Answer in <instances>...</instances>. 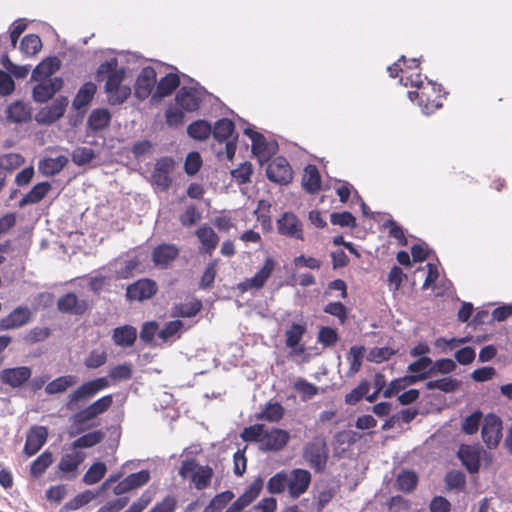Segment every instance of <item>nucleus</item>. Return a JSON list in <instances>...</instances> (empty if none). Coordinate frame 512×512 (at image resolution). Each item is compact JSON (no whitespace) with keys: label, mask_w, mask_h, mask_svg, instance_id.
Masks as SVG:
<instances>
[{"label":"nucleus","mask_w":512,"mask_h":512,"mask_svg":"<svg viewBox=\"0 0 512 512\" xmlns=\"http://www.w3.org/2000/svg\"><path fill=\"white\" fill-rule=\"evenodd\" d=\"M480 448L473 445H461L458 451L463 466L471 474L477 473L480 468Z\"/></svg>","instance_id":"nucleus-24"},{"label":"nucleus","mask_w":512,"mask_h":512,"mask_svg":"<svg viewBox=\"0 0 512 512\" xmlns=\"http://www.w3.org/2000/svg\"><path fill=\"white\" fill-rule=\"evenodd\" d=\"M179 255V249L174 244H160L153 249L152 260L155 266L167 268Z\"/></svg>","instance_id":"nucleus-23"},{"label":"nucleus","mask_w":512,"mask_h":512,"mask_svg":"<svg viewBox=\"0 0 512 512\" xmlns=\"http://www.w3.org/2000/svg\"><path fill=\"white\" fill-rule=\"evenodd\" d=\"M266 176L271 182L287 185L293 179V171L285 157L277 156L269 162Z\"/></svg>","instance_id":"nucleus-7"},{"label":"nucleus","mask_w":512,"mask_h":512,"mask_svg":"<svg viewBox=\"0 0 512 512\" xmlns=\"http://www.w3.org/2000/svg\"><path fill=\"white\" fill-rule=\"evenodd\" d=\"M195 235L201 243L200 252L212 255L219 243V237L215 231L210 226L203 225L196 230Z\"/></svg>","instance_id":"nucleus-27"},{"label":"nucleus","mask_w":512,"mask_h":512,"mask_svg":"<svg viewBox=\"0 0 512 512\" xmlns=\"http://www.w3.org/2000/svg\"><path fill=\"white\" fill-rule=\"evenodd\" d=\"M59 68L60 60L57 57H48L34 68L31 78L35 81L46 80Z\"/></svg>","instance_id":"nucleus-29"},{"label":"nucleus","mask_w":512,"mask_h":512,"mask_svg":"<svg viewBox=\"0 0 512 512\" xmlns=\"http://www.w3.org/2000/svg\"><path fill=\"white\" fill-rule=\"evenodd\" d=\"M175 102L184 111L194 112L199 109L202 98L196 88L183 86L178 90Z\"/></svg>","instance_id":"nucleus-19"},{"label":"nucleus","mask_w":512,"mask_h":512,"mask_svg":"<svg viewBox=\"0 0 512 512\" xmlns=\"http://www.w3.org/2000/svg\"><path fill=\"white\" fill-rule=\"evenodd\" d=\"M432 360L427 356L420 357L418 360L412 362L408 366V371L411 373H417V375L408 376L405 379L408 380V383H416L417 381L424 380L428 378L427 369H431Z\"/></svg>","instance_id":"nucleus-34"},{"label":"nucleus","mask_w":512,"mask_h":512,"mask_svg":"<svg viewBox=\"0 0 512 512\" xmlns=\"http://www.w3.org/2000/svg\"><path fill=\"white\" fill-rule=\"evenodd\" d=\"M179 475L183 479L189 478L197 490H205L211 484L214 471L208 465H198L195 459H186L181 463Z\"/></svg>","instance_id":"nucleus-3"},{"label":"nucleus","mask_w":512,"mask_h":512,"mask_svg":"<svg viewBox=\"0 0 512 512\" xmlns=\"http://www.w3.org/2000/svg\"><path fill=\"white\" fill-rule=\"evenodd\" d=\"M180 85V78L176 73H168L156 83L153 98L162 99L171 95Z\"/></svg>","instance_id":"nucleus-26"},{"label":"nucleus","mask_w":512,"mask_h":512,"mask_svg":"<svg viewBox=\"0 0 512 512\" xmlns=\"http://www.w3.org/2000/svg\"><path fill=\"white\" fill-rule=\"evenodd\" d=\"M25 162L22 155L18 153H7L0 156V170L13 171Z\"/></svg>","instance_id":"nucleus-57"},{"label":"nucleus","mask_w":512,"mask_h":512,"mask_svg":"<svg viewBox=\"0 0 512 512\" xmlns=\"http://www.w3.org/2000/svg\"><path fill=\"white\" fill-rule=\"evenodd\" d=\"M84 459L85 454L83 452L75 451L73 453H67L60 459L58 469L65 474L75 473Z\"/></svg>","instance_id":"nucleus-39"},{"label":"nucleus","mask_w":512,"mask_h":512,"mask_svg":"<svg viewBox=\"0 0 512 512\" xmlns=\"http://www.w3.org/2000/svg\"><path fill=\"white\" fill-rule=\"evenodd\" d=\"M405 86L415 87V91H409L410 100L416 101L422 112L426 115L434 113L443 106L446 92L440 84L427 80L418 71L415 74L404 76Z\"/></svg>","instance_id":"nucleus-1"},{"label":"nucleus","mask_w":512,"mask_h":512,"mask_svg":"<svg viewBox=\"0 0 512 512\" xmlns=\"http://www.w3.org/2000/svg\"><path fill=\"white\" fill-rule=\"evenodd\" d=\"M289 439L290 435L286 430L273 428L263 435L262 445L266 450L279 451L287 445Z\"/></svg>","instance_id":"nucleus-25"},{"label":"nucleus","mask_w":512,"mask_h":512,"mask_svg":"<svg viewBox=\"0 0 512 512\" xmlns=\"http://www.w3.org/2000/svg\"><path fill=\"white\" fill-rule=\"evenodd\" d=\"M107 468L103 462L93 463L83 476V482L87 485L98 483L106 474Z\"/></svg>","instance_id":"nucleus-52"},{"label":"nucleus","mask_w":512,"mask_h":512,"mask_svg":"<svg viewBox=\"0 0 512 512\" xmlns=\"http://www.w3.org/2000/svg\"><path fill=\"white\" fill-rule=\"evenodd\" d=\"M329 450L325 438L315 437L308 442L303 449V458L316 472H322L326 468Z\"/></svg>","instance_id":"nucleus-5"},{"label":"nucleus","mask_w":512,"mask_h":512,"mask_svg":"<svg viewBox=\"0 0 512 512\" xmlns=\"http://www.w3.org/2000/svg\"><path fill=\"white\" fill-rule=\"evenodd\" d=\"M113 404V396L111 394L105 395L84 409L74 413L71 417L73 425L77 428L78 432L84 431L88 426L87 424L97 418L99 415L105 413L110 409Z\"/></svg>","instance_id":"nucleus-4"},{"label":"nucleus","mask_w":512,"mask_h":512,"mask_svg":"<svg viewBox=\"0 0 512 512\" xmlns=\"http://www.w3.org/2000/svg\"><path fill=\"white\" fill-rule=\"evenodd\" d=\"M460 385L457 379L452 377H444L437 380H430L426 382L425 386L428 390H440L445 393L455 391Z\"/></svg>","instance_id":"nucleus-50"},{"label":"nucleus","mask_w":512,"mask_h":512,"mask_svg":"<svg viewBox=\"0 0 512 512\" xmlns=\"http://www.w3.org/2000/svg\"><path fill=\"white\" fill-rule=\"evenodd\" d=\"M6 114L11 122L24 123L31 119V108L22 101H16L8 106Z\"/></svg>","instance_id":"nucleus-35"},{"label":"nucleus","mask_w":512,"mask_h":512,"mask_svg":"<svg viewBox=\"0 0 512 512\" xmlns=\"http://www.w3.org/2000/svg\"><path fill=\"white\" fill-rule=\"evenodd\" d=\"M111 113L106 108L94 109L87 120L88 128L94 132L106 129L111 122Z\"/></svg>","instance_id":"nucleus-33"},{"label":"nucleus","mask_w":512,"mask_h":512,"mask_svg":"<svg viewBox=\"0 0 512 512\" xmlns=\"http://www.w3.org/2000/svg\"><path fill=\"white\" fill-rule=\"evenodd\" d=\"M253 173V166L250 162L245 161L239 165L236 169L231 171V176L239 183L246 184L251 181V175Z\"/></svg>","instance_id":"nucleus-60"},{"label":"nucleus","mask_w":512,"mask_h":512,"mask_svg":"<svg viewBox=\"0 0 512 512\" xmlns=\"http://www.w3.org/2000/svg\"><path fill=\"white\" fill-rule=\"evenodd\" d=\"M94 497H95V495L91 491L86 490L82 493L77 494L73 499L66 502L64 504L63 508L66 511L77 510V509L83 507L84 505L88 504L89 502H91Z\"/></svg>","instance_id":"nucleus-58"},{"label":"nucleus","mask_w":512,"mask_h":512,"mask_svg":"<svg viewBox=\"0 0 512 512\" xmlns=\"http://www.w3.org/2000/svg\"><path fill=\"white\" fill-rule=\"evenodd\" d=\"M48 429L45 426H32L27 432L24 453L31 457L35 455L46 443Z\"/></svg>","instance_id":"nucleus-17"},{"label":"nucleus","mask_w":512,"mask_h":512,"mask_svg":"<svg viewBox=\"0 0 512 512\" xmlns=\"http://www.w3.org/2000/svg\"><path fill=\"white\" fill-rule=\"evenodd\" d=\"M245 134L248 135L252 140V152L259 158H267L270 155L268 151V143L265 137L259 133L250 129L245 130Z\"/></svg>","instance_id":"nucleus-42"},{"label":"nucleus","mask_w":512,"mask_h":512,"mask_svg":"<svg viewBox=\"0 0 512 512\" xmlns=\"http://www.w3.org/2000/svg\"><path fill=\"white\" fill-rule=\"evenodd\" d=\"M68 163L65 156H58L56 158H45L39 163V171L44 176H54L58 174Z\"/></svg>","instance_id":"nucleus-40"},{"label":"nucleus","mask_w":512,"mask_h":512,"mask_svg":"<svg viewBox=\"0 0 512 512\" xmlns=\"http://www.w3.org/2000/svg\"><path fill=\"white\" fill-rule=\"evenodd\" d=\"M51 190L49 182H40L32 187V189L20 200L19 206L24 207L28 204L39 203Z\"/></svg>","instance_id":"nucleus-38"},{"label":"nucleus","mask_w":512,"mask_h":512,"mask_svg":"<svg viewBox=\"0 0 512 512\" xmlns=\"http://www.w3.org/2000/svg\"><path fill=\"white\" fill-rule=\"evenodd\" d=\"M50 335L51 330L48 327H34L25 334L23 339L27 344H35L46 340Z\"/></svg>","instance_id":"nucleus-63"},{"label":"nucleus","mask_w":512,"mask_h":512,"mask_svg":"<svg viewBox=\"0 0 512 512\" xmlns=\"http://www.w3.org/2000/svg\"><path fill=\"white\" fill-rule=\"evenodd\" d=\"M108 387H110L108 377H98L83 382L67 396L65 406L67 410L74 411L80 407L81 403L93 398Z\"/></svg>","instance_id":"nucleus-2"},{"label":"nucleus","mask_w":512,"mask_h":512,"mask_svg":"<svg viewBox=\"0 0 512 512\" xmlns=\"http://www.w3.org/2000/svg\"><path fill=\"white\" fill-rule=\"evenodd\" d=\"M188 135L199 141H204L211 136L212 125L206 120H196L187 127Z\"/></svg>","instance_id":"nucleus-41"},{"label":"nucleus","mask_w":512,"mask_h":512,"mask_svg":"<svg viewBox=\"0 0 512 512\" xmlns=\"http://www.w3.org/2000/svg\"><path fill=\"white\" fill-rule=\"evenodd\" d=\"M137 339V330L131 325H123L113 330L112 340L122 348L131 347Z\"/></svg>","instance_id":"nucleus-28"},{"label":"nucleus","mask_w":512,"mask_h":512,"mask_svg":"<svg viewBox=\"0 0 512 512\" xmlns=\"http://www.w3.org/2000/svg\"><path fill=\"white\" fill-rule=\"evenodd\" d=\"M185 118L184 110L179 106H169L165 112L166 124L169 127H179Z\"/></svg>","instance_id":"nucleus-61"},{"label":"nucleus","mask_w":512,"mask_h":512,"mask_svg":"<svg viewBox=\"0 0 512 512\" xmlns=\"http://www.w3.org/2000/svg\"><path fill=\"white\" fill-rule=\"evenodd\" d=\"M288 495L297 499L307 492L312 481L311 473L306 469L295 468L287 472Z\"/></svg>","instance_id":"nucleus-8"},{"label":"nucleus","mask_w":512,"mask_h":512,"mask_svg":"<svg viewBox=\"0 0 512 512\" xmlns=\"http://www.w3.org/2000/svg\"><path fill=\"white\" fill-rule=\"evenodd\" d=\"M202 308V304L199 300H194L189 303H180L174 305L172 308V317H184L190 318L195 316Z\"/></svg>","instance_id":"nucleus-44"},{"label":"nucleus","mask_w":512,"mask_h":512,"mask_svg":"<svg viewBox=\"0 0 512 512\" xmlns=\"http://www.w3.org/2000/svg\"><path fill=\"white\" fill-rule=\"evenodd\" d=\"M307 331V327L304 323H293L285 333V343L286 346L289 348L294 349L298 354H301L304 352V347L301 346L297 349L299 346L304 334Z\"/></svg>","instance_id":"nucleus-30"},{"label":"nucleus","mask_w":512,"mask_h":512,"mask_svg":"<svg viewBox=\"0 0 512 512\" xmlns=\"http://www.w3.org/2000/svg\"><path fill=\"white\" fill-rule=\"evenodd\" d=\"M482 439L489 449H495L502 438V421L499 416L490 413L484 417Z\"/></svg>","instance_id":"nucleus-9"},{"label":"nucleus","mask_w":512,"mask_h":512,"mask_svg":"<svg viewBox=\"0 0 512 512\" xmlns=\"http://www.w3.org/2000/svg\"><path fill=\"white\" fill-rule=\"evenodd\" d=\"M68 105L67 97L55 99L50 106L44 107L36 114V121L40 124H52L61 118Z\"/></svg>","instance_id":"nucleus-14"},{"label":"nucleus","mask_w":512,"mask_h":512,"mask_svg":"<svg viewBox=\"0 0 512 512\" xmlns=\"http://www.w3.org/2000/svg\"><path fill=\"white\" fill-rule=\"evenodd\" d=\"M108 377L115 382L129 380L132 377V365L130 363L116 365L110 369Z\"/></svg>","instance_id":"nucleus-64"},{"label":"nucleus","mask_w":512,"mask_h":512,"mask_svg":"<svg viewBox=\"0 0 512 512\" xmlns=\"http://www.w3.org/2000/svg\"><path fill=\"white\" fill-rule=\"evenodd\" d=\"M284 416V408L278 403H267L265 409L257 415V419L268 422H279Z\"/></svg>","instance_id":"nucleus-49"},{"label":"nucleus","mask_w":512,"mask_h":512,"mask_svg":"<svg viewBox=\"0 0 512 512\" xmlns=\"http://www.w3.org/2000/svg\"><path fill=\"white\" fill-rule=\"evenodd\" d=\"M173 167L174 161L171 158L164 157L159 159L151 175L152 183L162 190H167L172 182L169 174L173 170Z\"/></svg>","instance_id":"nucleus-20"},{"label":"nucleus","mask_w":512,"mask_h":512,"mask_svg":"<svg viewBox=\"0 0 512 512\" xmlns=\"http://www.w3.org/2000/svg\"><path fill=\"white\" fill-rule=\"evenodd\" d=\"M183 329V322L181 320H173L167 322L163 329L159 332L158 336L164 342L170 340L172 337L180 338Z\"/></svg>","instance_id":"nucleus-54"},{"label":"nucleus","mask_w":512,"mask_h":512,"mask_svg":"<svg viewBox=\"0 0 512 512\" xmlns=\"http://www.w3.org/2000/svg\"><path fill=\"white\" fill-rule=\"evenodd\" d=\"M263 479L256 478L227 509L225 512H241L249 506L260 494L263 488Z\"/></svg>","instance_id":"nucleus-15"},{"label":"nucleus","mask_w":512,"mask_h":512,"mask_svg":"<svg viewBox=\"0 0 512 512\" xmlns=\"http://www.w3.org/2000/svg\"><path fill=\"white\" fill-rule=\"evenodd\" d=\"M72 161L78 165L83 166L90 163L95 158V152L89 147H78L72 152Z\"/></svg>","instance_id":"nucleus-62"},{"label":"nucleus","mask_w":512,"mask_h":512,"mask_svg":"<svg viewBox=\"0 0 512 512\" xmlns=\"http://www.w3.org/2000/svg\"><path fill=\"white\" fill-rule=\"evenodd\" d=\"M234 498V493L230 490L223 491L215 495L203 512H221Z\"/></svg>","instance_id":"nucleus-45"},{"label":"nucleus","mask_w":512,"mask_h":512,"mask_svg":"<svg viewBox=\"0 0 512 512\" xmlns=\"http://www.w3.org/2000/svg\"><path fill=\"white\" fill-rule=\"evenodd\" d=\"M267 491L270 494H281L288 492L287 471H280L273 475L267 482Z\"/></svg>","instance_id":"nucleus-46"},{"label":"nucleus","mask_w":512,"mask_h":512,"mask_svg":"<svg viewBox=\"0 0 512 512\" xmlns=\"http://www.w3.org/2000/svg\"><path fill=\"white\" fill-rule=\"evenodd\" d=\"M42 48L41 38L36 34H28L23 37L20 49L29 56L36 55Z\"/></svg>","instance_id":"nucleus-53"},{"label":"nucleus","mask_w":512,"mask_h":512,"mask_svg":"<svg viewBox=\"0 0 512 512\" xmlns=\"http://www.w3.org/2000/svg\"><path fill=\"white\" fill-rule=\"evenodd\" d=\"M57 307L63 313L83 315L89 309V302L74 293H66L58 299Z\"/></svg>","instance_id":"nucleus-16"},{"label":"nucleus","mask_w":512,"mask_h":512,"mask_svg":"<svg viewBox=\"0 0 512 512\" xmlns=\"http://www.w3.org/2000/svg\"><path fill=\"white\" fill-rule=\"evenodd\" d=\"M53 463V454L46 450L40 454L31 464L30 473L33 477H40Z\"/></svg>","instance_id":"nucleus-47"},{"label":"nucleus","mask_w":512,"mask_h":512,"mask_svg":"<svg viewBox=\"0 0 512 512\" xmlns=\"http://www.w3.org/2000/svg\"><path fill=\"white\" fill-rule=\"evenodd\" d=\"M418 483V476L414 471L403 470L399 473L396 484L400 491L409 493L413 491Z\"/></svg>","instance_id":"nucleus-48"},{"label":"nucleus","mask_w":512,"mask_h":512,"mask_svg":"<svg viewBox=\"0 0 512 512\" xmlns=\"http://www.w3.org/2000/svg\"><path fill=\"white\" fill-rule=\"evenodd\" d=\"M275 268L276 261L271 257H267L261 269L253 277L247 278L242 283H240L239 288L242 291H248L251 289L258 290L263 288Z\"/></svg>","instance_id":"nucleus-13"},{"label":"nucleus","mask_w":512,"mask_h":512,"mask_svg":"<svg viewBox=\"0 0 512 512\" xmlns=\"http://www.w3.org/2000/svg\"><path fill=\"white\" fill-rule=\"evenodd\" d=\"M235 131V124L228 118H221L217 120L212 126V133L214 139L222 143L230 140Z\"/></svg>","instance_id":"nucleus-37"},{"label":"nucleus","mask_w":512,"mask_h":512,"mask_svg":"<svg viewBox=\"0 0 512 512\" xmlns=\"http://www.w3.org/2000/svg\"><path fill=\"white\" fill-rule=\"evenodd\" d=\"M78 382L75 375L68 374L55 378L45 386V392L48 395H55L65 392L68 388L74 386Z\"/></svg>","instance_id":"nucleus-36"},{"label":"nucleus","mask_w":512,"mask_h":512,"mask_svg":"<svg viewBox=\"0 0 512 512\" xmlns=\"http://www.w3.org/2000/svg\"><path fill=\"white\" fill-rule=\"evenodd\" d=\"M97 87L93 82L84 83L78 90L75 98L73 99V108L77 111L85 110V108L93 100Z\"/></svg>","instance_id":"nucleus-31"},{"label":"nucleus","mask_w":512,"mask_h":512,"mask_svg":"<svg viewBox=\"0 0 512 512\" xmlns=\"http://www.w3.org/2000/svg\"><path fill=\"white\" fill-rule=\"evenodd\" d=\"M33 313L27 306H18L0 319V331L19 329L31 322Z\"/></svg>","instance_id":"nucleus-12"},{"label":"nucleus","mask_w":512,"mask_h":512,"mask_svg":"<svg viewBox=\"0 0 512 512\" xmlns=\"http://www.w3.org/2000/svg\"><path fill=\"white\" fill-rule=\"evenodd\" d=\"M39 82L33 88V99L39 103H44L51 99L63 86L62 79L58 77Z\"/></svg>","instance_id":"nucleus-21"},{"label":"nucleus","mask_w":512,"mask_h":512,"mask_svg":"<svg viewBox=\"0 0 512 512\" xmlns=\"http://www.w3.org/2000/svg\"><path fill=\"white\" fill-rule=\"evenodd\" d=\"M104 438V433L100 430L86 433L77 438L73 443L72 447L77 448H90L99 444Z\"/></svg>","instance_id":"nucleus-51"},{"label":"nucleus","mask_w":512,"mask_h":512,"mask_svg":"<svg viewBox=\"0 0 512 512\" xmlns=\"http://www.w3.org/2000/svg\"><path fill=\"white\" fill-rule=\"evenodd\" d=\"M106 94L109 104L120 105L130 97L131 88L127 85H121L117 88H112V90L106 92Z\"/></svg>","instance_id":"nucleus-56"},{"label":"nucleus","mask_w":512,"mask_h":512,"mask_svg":"<svg viewBox=\"0 0 512 512\" xmlns=\"http://www.w3.org/2000/svg\"><path fill=\"white\" fill-rule=\"evenodd\" d=\"M317 340L324 347H333L339 340L337 330L332 327H321L318 333Z\"/></svg>","instance_id":"nucleus-59"},{"label":"nucleus","mask_w":512,"mask_h":512,"mask_svg":"<svg viewBox=\"0 0 512 512\" xmlns=\"http://www.w3.org/2000/svg\"><path fill=\"white\" fill-rule=\"evenodd\" d=\"M321 183L322 181L318 168L313 164L307 165L302 177V186L304 190L311 194L317 193L321 189Z\"/></svg>","instance_id":"nucleus-32"},{"label":"nucleus","mask_w":512,"mask_h":512,"mask_svg":"<svg viewBox=\"0 0 512 512\" xmlns=\"http://www.w3.org/2000/svg\"><path fill=\"white\" fill-rule=\"evenodd\" d=\"M365 355L364 346H352L347 354V360L349 361L348 374L354 375L358 373L362 367L363 358Z\"/></svg>","instance_id":"nucleus-43"},{"label":"nucleus","mask_w":512,"mask_h":512,"mask_svg":"<svg viewBox=\"0 0 512 512\" xmlns=\"http://www.w3.org/2000/svg\"><path fill=\"white\" fill-rule=\"evenodd\" d=\"M125 77V69L118 67V61L115 58L101 63L96 72L98 81L106 79L105 92H110L112 88L121 86Z\"/></svg>","instance_id":"nucleus-6"},{"label":"nucleus","mask_w":512,"mask_h":512,"mask_svg":"<svg viewBox=\"0 0 512 512\" xmlns=\"http://www.w3.org/2000/svg\"><path fill=\"white\" fill-rule=\"evenodd\" d=\"M157 292V284L151 279H140L129 285L126 296L129 300L143 301L152 298Z\"/></svg>","instance_id":"nucleus-18"},{"label":"nucleus","mask_w":512,"mask_h":512,"mask_svg":"<svg viewBox=\"0 0 512 512\" xmlns=\"http://www.w3.org/2000/svg\"><path fill=\"white\" fill-rule=\"evenodd\" d=\"M483 414L480 410H476L471 415L467 416L461 425V430L463 433L467 435H473L475 434L478 429L479 425L481 423Z\"/></svg>","instance_id":"nucleus-55"},{"label":"nucleus","mask_w":512,"mask_h":512,"mask_svg":"<svg viewBox=\"0 0 512 512\" xmlns=\"http://www.w3.org/2000/svg\"><path fill=\"white\" fill-rule=\"evenodd\" d=\"M277 228L281 235L303 240L302 224L293 213H284L277 221Z\"/></svg>","instance_id":"nucleus-22"},{"label":"nucleus","mask_w":512,"mask_h":512,"mask_svg":"<svg viewBox=\"0 0 512 512\" xmlns=\"http://www.w3.org/2000/svg\"><path fill=\"white\" fill-rule=\"evenodd\" d=\"M32 369L28 366L5 368L0 371V385L12 389L23 387L31 378Z\"/></svg>","instance_id":"nucleus-11"},{"label":"nucleus","mask_w":512,"mask_h":512,"mask_svg":"<svg viewBox=\"0 0 512 512\" xmlns=\"http://www.w3.org/2000/svg\"><path fill=\"white\" fill-rule=\"evenodd\" d=\"M157 74L153 67L146 66L141 69L134 85V96L139 100L147 99L155 91Z\"/></svg>","instance_id":"nucleus-10"}]
</instances>
